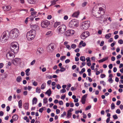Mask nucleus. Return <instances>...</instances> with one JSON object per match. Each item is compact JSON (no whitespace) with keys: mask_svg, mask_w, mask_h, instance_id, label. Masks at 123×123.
<instances>
[{"mask_svg":"<svg viewBox=\"0 0 123 123\" xmlns=\"http://www.w3.org/2000/svg\"><path fill=\"white\" fill-rule=\"evenodd\" d=\"M108 81L110 82L111 83H112L113 80L111 78H109L108 80Z\"/></svg>","mask_w":123,"mask_h":123,"instance_id":"5fc2aeb1","label":"nucleus"},{"mask_svg":"<svg viewBox=\"0 0 123 123\" xmlns=\"http://www.w3.org/2000/svg\"><path fill=\"white\" fill-rule=\"evenodd\" d=\"M37 51L40 53H42L43 52V49L42 48H39L37 49Z\"/></svg>","mask_w":123,"mask_h":123,"instance_id":"b1692460","label":"nucleus"},{"mask_svg":"<svg viewBox=\"0 0 123 123\" xmlns=\"http://www.w3.org/2000/svg\"><path fill=\"white\" fill-rule=\"evenodd\" d=\"M108 58V57H106L104 58H103L102 59L99 60L98 61L99 63H101L103 62L104 61L107 60Z\"/></svg>","mask_w":123,"mask_h":123,"instance_id":"6ab92c4d","label":"nucleus"},{"mask_svg":"<svg viewBox=\"0 0 123 123\" xmlns=\"http://www.w3.org/2000/svg\"><path fill=\"white\" fill-rule=\"evenodd\" d=\"M31 27L32 30H35V31L39 30V26L36 25H31Z\"/></svg>","mask_w":123,"mask_h":123,"instance_id":"4468645a","label":"nucleus"},{"mask_svg":"<svg viewBox=\"0 0 123 123\" xmlns=\"http://www.w3.org/2000/svg\"><path fill=\"white\" fill-rule=\"evenodd\" d=\"M45 108V107H43L40 109L39 110V111L41 113H42L43 110V108Z\"/></svg>","mask_w":123,"mask_h":123,"instance_id":"c03bdc74","label":"nucleus"},{"mask_svg":"<svg viewBox=\"0 0 123 123\" xmlns=\"http://www.w3.org/2000/svg\"><path fill=\"white\" fill-rule=\"evenodd\" d=\"M3 9L5 11H7L10 10L11 9V7L9 6H5L3 7Z\"/></svg>","mask_w":123,"mask_h":123,"instance_id":"f3484780","label":"nucleus"},{"mask_svg":"<svg viewBox=\"0 0 123 123\" xmlns=\"http://www.w3.org/2000/svg\"><path fill=\"white\" fill-rule=\"evenodd\" d=\"M66 91V90L63 89L61 90L60 92L61 93H64Z\"/></svg>","mask_w":123,"mask_h":123,"instance_id":"de8ad7c7","label":"nucleus"},{"mask_svg":"<svg viewBox=\"0 0 123 123\" xmlns=\"http://www.w3.org/2000/svg\"><path fill=\"white\" fill-rule=\"evenodd\" d=\"M51 93V92L50 89L46 92V94H48V96H50Z\"/></svg>","mask_w":123,"mask_h":123,"instance_id":"393cba45","label":"nucleus"},{"mask_svg":"<svg viewBox=\"0 0 123 123\" xmlns=\"http://www.w3.org/2000/svg\"><path fill=\"white\" fill-rule=\"evenodd\" d=\"M67 27L64 24L61 25L57 28V31L59 34H62L64 33L66 30Z\"/></svg>","mask_w":123,"mask_h":123,"instance_id":"20e7f679","label":"nucleus"},{"mask_svg":"<svg viewBox=\"0 0 123 123\" xmlns=\"http://www.w3.org/2000/svg\"><path fill=\"white\" fill-rule=\"evenodd\" d=\"M113 117L114 119H117L118 118V117L116 115H114L113 116Z\"/></svg>","mask_w":123,"mask_h":123,"instance_id":"3c124183","label":"nucleus"},{"mask_svg":"<svg viewBox=\"0 0 123 123\" xmlns=\"http://www.w3.org/2000/svg\"><path fill=\"white\" fill-rule=\"evenodd\" d=\"M89 35V33L88 31L84 32L80 35L81 38L83 39H84Z\"/></svg>","mask_w":123,"mask_h":123,"instance_id":"9b49d317","label":"nucleus"},{"mask_svg":"<svg viewBox=\"0 0 123 123\" xmlns=\"http://www.w3.org/2000/svg\"><path fill=\"white\" fill-rule=\"evenodd\" d=\"M74 33V31L73 30H68L65 32L64 35V36L66 37L69 36L73 34Z\"/></svg>","mask_w":123,"mask_h":123,"instance_id":"1a4fd4ad","label":"nucleus"},{"mask_svg":"<svg viewBox=\"0 0 123 123\" xmlns=\"http://www.w3.org/2000/svg\"><path fill=\"white\" fill-rule=\"evenodd\" d=\"M61 69H60V71L61 72H63L65 71L66 69L65 68L63 67H61L60 68Z\"/></svg>","mask_w":123,"mask_h":123,"instance_id":"e433bc0d","label":"nucleus"},{"mask_svg":"<svg viewBox=\"0 0 123 123\" xmlns=\"http://www.w3.org/2000/svg\"><path fill=\"white\" fill-rule=\"evenodd\" d=\"M111 109L112 110L114 109L115 108V106L114 104L113 103H112L111 105Z\"/></svg>","mask_w":123,"mask_h":123,"instance_id":"58836bf2","label":"nucleus"},{"mask_svg":"<svg viewBox=\"0 0 123 123\" xmlns=\"http://www.w3.org/2000/svg\"><path fill=\"white\" fill-rule=\"evenodd\" d=\"M72 114L71 113L68 111L67 117L68 118H70Z\"/></svg>","mask_w":123,"mask_h":123,"instance_id":"2f4dec72","label":"nucleus"},{"mask_svg":"<svg viewBox=\"0 0 123 123\" xmlns=\"http://www.w3.org/2000/svg\"><path fill=\"white\" fill-rule=\"evenodd\" d=\"M91 107V106L90 105L87 106L86 108V110H88L90 109Z\"/></svg>","mask_w":123,"mask_h":123,"instance_id":"09e8293b","label":"nucleus"},{"mask_svg":"<svg viewBox=\"0 0 123 123\" xmlns=\"http://www.w3.org/2000/svg\"><path fill=\"white\" fill-rule=\"evenodd\" d=\"M15 53L12 52V51H10L6 54V57L8 59H12L15 57Z\"/></svg>","mask_w":123,"mask_h":123,"instance_id":"6e6552de","label":"nucleus"},{"mask_svg":"<svg viewBox=\"0 0 123 123\" xmlns=\"http://www.w3.org/2000/svg\"><path fill=\"white\" fill-rule=\"evenodd\" d=\"M71 47L72 48L74 49L76 47V45L75 44H73L71 45Z\"/></svg>","mask_w":123,"mask_h":123,"instance_id":"37998d69","label":"nucleus"},{"mask_svg":"<svg viewBox=\"0 0 123 123\" xmlns=\"http://www.w3.org/2000/svg\"><path fill=\"white\" fill-rule=\"evenodd\" d=\"M90 22L89 21H85L82 23L81 29L85 30L87 29L89 27Z\"/></svg>","mask_w":123,"mask_h":123,"instance_id":"423d86ee","label":"nucleus"},{"mask_svg":"<svg viewBox=\"0 0 123 123\" xmlns=\"http://www.w3.org/2000/svg\"><path fill=\"white\" fill-rule=\"evenodd\" d=\"M6 111H9L10 110V107L9 106H7L6 107Z\"/></svg>","mask_w":123,"mask_h":123,"instance_id":"69168bd1","label":"nucleus"},{"mask_svg":"<svg viewBox=\"0 0 123 123\" xmlns=\"http://www.w3.org/2000/svg\"><path fill=\"white\" fill-rule=\"evenodd\" d=\"M61 24V22H56L54 23V28H56L58 26L60 25Z\"/></svg>","mask_w":123,"mask_h":123,"instance_id":"aec40b11","label":"nucleus"},{"mask_svg":"<svg viewBox=\"0 0 123 123\" xmlns=\"http://www.w3.org/2000/svg\"><path fill=\"white\" fill-rule=\"evenodd\" d=\"M22 79L21 77L20 76H18L16 79V81L18 82H20Z\"/></svg>","mask_w":123,"mask_h":123,"instance_id":"cd10ccee","label":"nucleus"},{"mask_svg":"<svg viewBox=\"0 0 123 123\" xmlns=\"http://www.w3.org/2000/svg\"><path fill=\"white\" fill-rule=\"evenodd\" d=\"M20 60L19 58H15L12 61V62L14 65H16L18 63H20Z\"/></svg>","mask_w":123,"mask_h":123,"instance_id":"2eb2a0df","label":"nucleus"},{"mask_svg":"<svg viewBox=\"0 0 123 123\" xmlns=\"http://www.w3.org/2000/svg\"><path fill=\"white\" fill-rule=\"evenodd\" d=\"M28 92L27 91H25L23 92L24 95H26L27 94Z\"/></svg>","mask_w":123,"mask_h":123,"instance_id":"774afa93","label":"nucleus"},{"mask_svg":"<svg viewBox=\"0 0 123 123\" xmlns=\"http://www.w3.org/2000/svg\"><path fill=\"white\" fill-rule=\"evenodd\" d=\"M104 43V41H101L100 44V46H102L103 45Z\"/></svg>","mask_w":123,"mask_h":123,"instance_id":"e2e57ef3","label":"nucleus"},{"mask_svg":"<svg viewBox=\"0 0 123 123\" xmlns=\"http://www.w3.org/2000/svg\"><path fill=\"white\" fill-rule=\"evenodd\" d=\"M18 43L17 42H14L11 43L10 47L11 51L12 52L15 53L18 52V47L17 46Z\"/></svg>","mask_w":123,"mask_h":123,"instance_id":"39448f33","label":"nucleus"},{"mask_svg":"<svg viewBox=\"0 0 123 123\" xmlns=\"http://www.w3.org/2000/svg\"><path fill=\"white\" fill-rule=\"evenodd\" d=\"M78 21L75 19L71 20L69 24V26L70 27L73 28L74 27L78 26Z\"/></svg>","mask_w":123,"mask_h":123,"instance_id":"0eeeda50","label":"nucleus"},{"mask_svg":"<svg viewBox=\"0 0 123 123\" xmlns=\"http://www.w3.org/2000/svg\"><path fill=\"white\" fill-rule=\"evenodd\" d=\"M100 83L101 84H103V85L104 86H105L106 85L105 83L104 82V81H100Z\"/></svg>","mask_w":123,"mask_h":123,"instance_id":"603ef678","label":"nucleus"},{"mask_svg":"<svg viewBox=\"0 0 123 123\" xmlns=\"http://www.w3.org/2000/svg\"><path fill=\"white\" fill-rule=\"evenodd\" d=\"M35 62L36 60H33V61L31 62V65H33L35 63Z\"/></svg>","mask_w":123,"mask_h":123,"instance_id":"8fccbe9b","label":"nucleus"},{"mask_svg":"<svg viewBox=\"0 0 123 123\" xmlns=\"http://www.w3.org/2000/svg\"><path fill=\"white\" fill-rule=\"evenodd\" d=\"M86 99L85 98H82L81 99V102L82 103L84 104L85 103V102L86 101Z\"/></svg>","mask_w":123,"mask_h":123,"instance_id":"c9c22d12","label":"nucleus"},{"mask_svg":"<svg viewBox=\"0 0 123 123\" xmlns=\"http://www.w3.org/2000/svg\"><path fill=\"white\" fill-rule=\"evenodd\" d=\"M87 94H86L84 95L82 97L83 98L86 99L87 96Z\"/></svg>","mask_w":123,"mask_h":123,"instance_id":"338daca9","label":"nucleus"},{"mask_svg":"<svg viewBox=\"0 0 123 123\" xmlns=\"http://www.w3.org/2000/svg\"><path fill=\"white\" fill-rule=\"evenodd\" d=\"M87 4V2L85 1L82 4V7L85 6Z\"/></svg>","mask_w":123,"mask_h":123,"instance_id":"a19ab883","label":"nucleus"},{"mask_svg":"<svg viewBox=\"0 0 123 123\" xmlns=\"http://www.w3.org/2000/svg\"><path fill=\"white\" fill-rule=\"evenodd\" d=\"M86 60L87 61V62H90V58L89 57L86 58Z\"/></svg>","mask_w":123,"mask_h":123,"instance_id":"680f3d73","label":"nucleus"},{"mask_svg":"<svg viewBox=\"0 0 123 123\" xmlns=\"http://www.w3.org/2000/svg\"><path fill=\"white\" fill-rule=\"evenodd\" d=\"M36 32L35 30H31L28 31L26 35L27 38L28 40L31 41L34 39L36 35Z\"/></svg>","mask_w":123,"mask_h":123,"instance_id":"7ed1b4c3","label":"nucleus"},{"mask_svg":"<svg viewBox=\"0 0 123 123\" xmlns=\"http://www.w3.org/2000/svg\"><path fill=\"white\" fill-rule=\"evenodd\" d=\"M9 34L10 32L8 31H6L3 32V33L2 34L1 36L5 37L7 36L9 37Z\"/></svg>","mask_w":123,"mask_h":123,"instance_id":"dca6fc26","label":"nucleus"},{"mask_svg":"<svg viewBox=\"0 0 123 123\" xmlns=\"http://www.w3.org/2000/svg\"><path fill=\"white\" fill-rule=\"evenodd\" d=\"M66 115V113L65 111H64L63 112V113L61 115V117H64V116Z\"/></svg>","mask_w":123,"mask_h":123,"instance_id":"49530a36","label":"nucleus"},{"mask_svg":"<svg viewBox=\"0 0 123 123\" xmlns=\"http://www.w3.org/2000/svg\"><path fill=\"white\" fill-rule=\"evenodd\" d=\"M55 44L54 43H51L49 45L47 48V49L48 51L49 52H51L52 51L51 49L52 50H54L55 49Z\"/></svg>","mask_w":123,"mask_h":123,"instance_id":"9d476101","label":"nucleus"},{"mask_svg":"<svg viewBox=\"0 0 123 123\" xmlns=\"http://www.w3.org/2000/svg\"><path fill=\"white\" fill-rule=\"evenodd\" d=\"M111 34L109 33L106 34L105 36V37L107 39H109L111 37Z\"/></svg>","mask_w":123,"mask_h":123,"instance_id":"7c9ffc66","label":"nucleus"},{"mask_svg":"<svg viewBox=\"0 0 123 123\" xmlns=\"http://www.w3.org/2000/svg\"><path fill=\"white\" fill-rule=\"evenodd\" d=\"M56 111L57 114H59L60 113V111L58 109H56Z\"/></svg>","mask_w":123,"mask_h":123,"instance_id":"0e129e2a","label":"nucleus"},{"mask_svg":"<svg viewBox=\"0 0 123 123\" xmlns=\"http://www.w3.org/2000/svg\"><path fill=\"white\" fill-rule=\"evenodd\" d=\"M80 60L82 62H85V58L84 56H81L80 58Z\"/></svg>","mask_w":123,"mask_h":123,"instance_id":"c85d7f7f","label":"nucleus"},{"mask_svg":"<svg viewBox=\"0 0 123 123\" xmlns=\"http://www.w3.org/2000/svg\"><path fill=\"white\" fill-rule=\"evenodd\" d=\"M76 66L75 65H73L72 67V69L74 70L76 68Z\"/></svg>","mask_w":123,"mask_h":123,"instance_id":"bf43d9fd","label":"nucleus"},{"mask_svg":"<svg viewBox=\"0 0 123 123\" xmlns=\"http://www.w3.org/2000/svg\"><path fill=\"white\" fill-rule=\"evenodd\" d=\"M37 98L36 97L32 99V103L33 105L34 104H36L37 103Z\"/></svg>","mask_w":123,"mask_h":123,"instance_id":"412c9836","label":"nucleus"},{"mask_svg":"<svg viewBox=\"0 0 123 123\" xmlns=\"http://www.w3.org/2000/svg\"><path fill=\"white\" fill-rule=\"evenodd\" d=\"M48 102V99L46 98H44L43 99V102L45 104H46Z\"/></svg>","mask_w":123,"mask_h":123,"instance_id":"72a5a7b5","label":"nucleus"},{"mask_svg":"<svg viewBox=\"0 0 123 123\" xmlns=\"http://www.w3.org/2000/svg\"><path fill=\"white\" fill-rule=\"evenodd\" d=\"M106 76V75L104 74H102L101 75L100 77L102 78H103L105 77Z\"/></svg>","mask_w":123,"mask_h":123,"instance_id":"052dcab7","label":"nucleus"},{"mask_svg":"<svg viewBox=\"0 0 123 123\" xmlns=\"http://www.w3.org/2000/svg\"><path fill=\"white\" fill-rule=\"evenodd\" d=\"M49 24V22L48 20L43 21L41 24V26L43 28H45L48 26Z\"/></svg>","mask_w":123,"mask_h":123,"instance_id":"f8f14e48","label":"nucleus"},{"mask_svg":"<svg viewBox=\"0 0 123 123\" xmlns=\"http://www.w3.org/2000/svg\"><path fill=\"white\" fill-rule=\"evenodd\" d=\"M46 86V84L45 83H43L41 85V89H44Z\"/></svg>","mask_w":123,"mask_h":123,"instance_id":"473e14b6","label":"nucleus"},{"mask_svg":"<svg viewBox=\"0 0 123 123\" xmlns=\"http://www.w3.org/2000/svg\"><path fill=\"white\" fill-rule=\"evenodd\" d=\"M12 118L15 121H16L18 119V116L17 115H14L12 116Z\"/></svg>","mask_w":123,"mask_h":123,"instance_id":"5701e85b","label":"nucleus"},{"mask_svg":"<svg viewBox=\"0 0 123 123\" xmlns=\"http://www.w3.org/2000/svg\"><path fill=\"white\" fill-rule=\"evenodd\" d=\"M9 39V37H5L1 36L0 38L1 42L2 43H5Z\"/></svg>","mask_w":123,"mask_h":123,"instance_id":"ddd939ff","label":"nucleus"},{"mask_svg":"<svg viewBox=\"0 0 123 123\" xmlns=\"http://www.w3.org/2000/svg\"><path fill=\"white\" fill-rule=\"evenodd\" d=\"M116 112L118 114H120L121 112V111L119 109H117L116 110Z\"/></svg>","mask_w":123,"mask_h":123,"instance_id":"13d9d810","label":"nucleus"},{"mask_svg":"<svg viewBox=\"0 0 123 123\" xmlns=\"http://www.w3.org/2000/svg\"><path fill=\"white\" fill-rule=\"evenodd\" d=\"M37 13V12L36 11H34L32 12H31V15H32V16H36V14Z\"/></svg>","mask_w":123,"mask_h":123,"instance_id":"79ce46f5","label":"nucleus"},{"mask_svg":"<svg viewBox=\"0 0 123 123\" xmlns=\"http://www.w3.org/2000/svg\"><path fill=\"white\" fill-rule=\"evenodd\" d=\"M29 104L28 103H25L24 104V106L25 109L27 110L28 109Z\"/></svg>","mask_w":123,"mask_h":123,"instance_id":"4be33fe9","label":"nucleus"},{"mask_svg":"<svg viewBox=\"0 0 123 123\" xmlns=\"http://www.w3.org/2000/svg\"><path fill=\"white\" fill-rule=\"evenodd\" d=\"M19 35V31L17 28L12 30L10 32L9 37L12 39L16 38Z\"/></svg>","mask_w":123,"mask_h":123,"instance_id":"f03ea898","label":"nucleus"},{"mask_svg":"<svg viewBox=\"0 0 123 123\" xmlns=\"http://www.w3.org/2000/svg\"><path fill=\"white\" fill-rule=\"evenodd\" d=\"M80 12L79 11L75 12L72 15V17H77L79 15Z\"/></svg>","mask_w":123,"mask_h":123,"instance_id":"a211bd4d","label":"nucleus"},{"mask_svg":"<svg viewBox=\"0 0 123 123\" xmlns=\"http://www.w3.org/2000/svg\"><path fill=\"white\" fill-rule=\"evenodd\" d=\"M105 13L104 10L102 8L100 7L97 10L96 9L94 10L92 12V15L95 17L97 18H100V20L102 21L104 20V18L102 17Z\"/></svg>","mask_w":123,"mask_h":123,"instance_id":"f257e3e1","label":"nucleus"},{"mask_svg":"<svg viewBox=\"0 0 123 123\" xmlns=\"http://www.w3.org/2000/svg\"><path fill=\"white\" fill-rule=\"evenodd\" d=\"M109 68L110 69H111L113 67V65L112 64H110L108 66Z\"/></svg>","mask_w":123,"mask_h":123,"instance_id":"4d7b16f0","label":"nucleus"},{"mask_svg":"<svg viewBox=\"0 0 123 123\" xmlns=\"http://www.w3.org/2000/svg\"><path fill=\"white\" fill-rule=\"evenodd\" d=\"M66 57L65 56H62L60 57V59L62 61H63L64 59H65Z\"/></svg>","mask_w":123,"mask_h":123,"instance_id":"ea45409f","label":"nucleus"},{"mask_svg":"<svg viewBox=\"0 0 123 123\" xmlns=\"http://www.w3.org/2000/svg\"><path fill=\"white\" fill-rule=\"evenodd\" d=\"M37 83L36 81H34L33 83V85L35 86H36L37 85Z\"/></svg>","mask_w":123,"mask_h":123,"instance_id":"864d4df0","label":"nucleus"},{"mask_svg":"<svg viewBox=\"0 0 123 123\" xmlns=\"http://www.w3.org/2000/svg\"><path fill=\"white\" fill-rule=\"evenodd\" d=\"M19 107V108H22V102L21 100H20L18 102Z\"/></svg>","mask_w":123,"mask_h":123,"instance_id":"c756f323","label":"nucleus"},{"mask_svg":"<svg viewBox=\"0 0 123 123\" xmlns=\"http://www.w3.org/2000/svg\"><path fill=\"white\" fill-rule=\"evenodd\" d=\"M41 91V89L40 88H38V87L36 88V92L37 93H39Z\"/></svg>","mask_w":123,"mask_h":123,"instance_id":"f704fd0d","label":"nucleus"},{"mask_svg":"<svg viewBox=\"0 0 123 123\" xmlns=\"http://www.w3.org/2000/svg\"><path fill=\"white\" fill-rule=\"evenodd\" d=\"M28 2L30 4H34L36 1V0H28Z\"/></svg>","mask_w":123,"mask_h":123,"instance_id":"bb28decb","label":"nucleus"},{"mask_svg":"<svg viewBox=\"0 0 123 123\" xmlns=\"http://www.w3.org/2000/svg\"><path fill=\"white\" fill-rule=\"evenodd\" d=\"M58 0H54L51 2V5H54L56 4V2Z\"/></svg>","mask_w":123,"mask_h":123,"instance_id":"4c0bfd02","label":"nucleus"},{"mask_svg":"<svg viewBox=\"0 0 123 123\" xmlns=\"http://www.w3.org/2000/svg\"><path fill=\"white\" fill-rule=\"evenodd\" d=\"M36 17V16H32L31 15V16H30L29 17H28V18L30 19L31 21H32L33 20V19Z\"/></svg>","mask_w":123,"mask_h":123,"instance_id":"a878e982","label":"nucleus"},{"mask_svg":"<svg viewBox=\"0 0 123 123\" xmlns=\"http://www.w3.org/2000/svg\"><path fill=\"white\" fill-rule=\"evenodd\" d=\"M70 62V60L69 59H67L65 61V62L66 63H68Z\"/></svg>","mask_w":123,"mask_h":123,"instance_id":"6e6d98bb","label":"nucleus"},{"mask_svg":"<svg viewBox=\"0 0 123 123\" xmlns=\"http://www.w3.org/2000/svg\"><path fill=\"white\" fill-rule=\"evenodd\" d=\"M118 43L120 44H122L123 43V41L122 39H120L118 40Z\"/></svg>","mask_w":123,"mask_h":123,"instance_id":"a18cd8bd","label":"nucleus"}]
</instances>
